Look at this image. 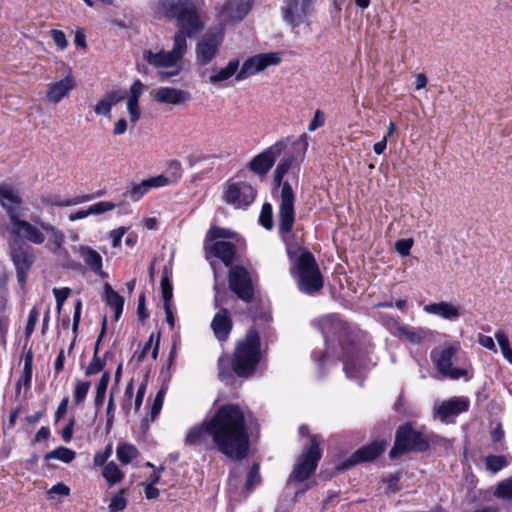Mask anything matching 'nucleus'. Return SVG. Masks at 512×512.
Segmentation results:
<instances>
[{"label":"nucleus","mask_w":512,"mask_h":512,"mask_svg":"<svg viewBox=\"0 0 512 512\" xmlns=\"http://www.w3.org/2000/svg\"><path fill=\"white\" fill-rule=\"evenodd\" d=\"M213 447L223 455L242 460L250 449V436L243 409L238 404H223L201 425L190 428L184 439L187 446Z\"/></svg>","instance_id":"obj_1"},{"label":"nucleus","mask_w":512,"mask_h":512,"mask_svg":"<svg viewBox=\"0 0 512 512\" xmlns=\"http://www.w3.org/2000/svg\"><path fill=\"white\" fill-rule=\"evenodd\" d=\"M260 346L259 332L255 327H251L245 337L236 343L231 359L226 356L218 359L220 380L232 381L234 374L240 378L253 376L261 361Z\"/></svg>","instance_id":"obj_2"},{"label":"nucleus","mask_w":512,"mask_h":512,"mask_svg":"<svg viewBox=\"0 0 512 512\" xmlns=\"http://www.w3.org/2000/svg\"><path fill=\"white\" fill-rule=\"evenodd\" d=\"M319 328L325 338L329 342L335 337L342 349V360L344 362V371L350 377V358L355 350L356 328L352 327L348 322L344 321L339 315H327L319 320Z\"/></svg>","instance_id":"obj_3"},{"label":"nucleus","mask_w":512,"mask_h":512,"mask_svg":"<svg viewBox=\"0 0 512 512\" xmlns=\"http://www.w3.org/2000/svg\"><path fill=\"white\" fill-rule=\"evenodd\" d=\"M293 160V156L284 158L274 171V183L277 187H282L278 212V227L280 233H290L295 220V195L293 189L288 182L282 183L283 177L293 164Z\"/></svg>","instance_id":"obj_4"},{"label":"nucleus","mask_w":512,"mask_h":512,"mask_svg":"<svg viewBox=\"0 0 512 512\" xmlns=\"http://www.w3.org/2000/svg\"><path fill=\"white\" fill-rule=\"evenodd\" d=\"M228 284L238 298L250 304L248 309L249 316L254 319L264 321L270 320V315L264 312L254 301V288L249 272L242 266H232L228 273Z\"/></svg>","instance_id":"obj_5"},{"label":"nucleus","mask_w":512,"mask_h":512,"mask_svg":"<svg viewBox=\"0 0 512 512\" xmlns=\"http://www.w3.org/2000/svg\"><path fill=\"white\" fill-rule=\"evenodd\" d=\"M33 221L38 226H35L28 221L21 220L20 217L13 216V222H11V227L9 228L10 234L13 238L25 239L28 242L40 245L45 241V235L42 232V230H44L51 234L52 240L57 247L62 245L64 241V235L62 232L57 230L50 223L41 221L39 217L33 219Z\"/></svg>","instance_id":"obj_6"},{"label":"nucleus","mask_w":512,"mask_h":512,"mask_svg":"<svg viewBox=\"0 0 512 512\" xmlns=\"http://www.w3.org/2000/svg\"><path fill=\"white\" fill-rule=\"evenodd\" d=\"M292 274L297 280L299 290L305 294L313 295L323 287L322 274L315 257L310 252L306 251L299 255Z\"/></svg>","instance_id":"obj_7"},{"label":"nucleus","mask_w":512,"mask_h":512,"mask_svg":"<svg viewBox=\"0 0 512 512\" xmlns=\"http://www.w3.org/2000/svg\"><path fill=\"white\" fill-rule=\"evenodd\" d=\"M158 19L176 20V26L201 21L196 4L192 0H158L152 7Z\"/></svg>","instance_id":"obj_8"},{"label":"nucleus","mask_w":512,"mask_h":512,"mask_svg":"<svg viewBox=\"0 0 512 512\" xmlns=\"http://www.w3.org/2000/svg\"><path fill=\"white\" fill-rule=\"evenodd\" d=\"M429 448V438L415 430L411 423H405L396 431L394 446L389 452V457L395 459L409 452H426Z\"/></svg>","instance_id":"obj_9"},{"label":"nucleus","mask_w":512,"mask_h":512,"mask_svg":"<svg viewBox=\"0 0 512 512\" xmlns=\"http://www.w3.org/2000/svg\"><path fill=\"white\" fill-rule=\"evenodd\" d=\"M321 439L318 435H311L298 456L294 469L289 476L290 481L303 482L317 469L322 456L320 448Z\"/></svg>","instance_id":"obj_10"},{"label":"nucleus","mask_w":512,"mask_h":512,"mask_svg":"<svg viewBox=\"0 0 512 512\" xmlns=\"http://www.w3.org/2000/svg\"><path fill=\"white\" fill-rule=\"evenodd\" d=\"M143 59L157 70L158 79L162 82L182 71L181 61L171 51L144 50Z\"/></svg>","instance_id":"obj_11"},{"label":"nucleus","mask_w":512,"mask_h":512,"mask_svg":"<svg viewBox=\"0 0 512 512\" xmlns=\"http://www.w3.org/2000/svg\"><path fill=\"white\" fill-rule=\"evenodd\" d=\"M458 350V346L449 345L431 352V360L442 376L453 380L467 377L468 372L466 369L453 367V363L457 359Z\"/></svg>","instance_id":"obj_12"},{"label":"nucleus","mask_w":512,"mask_h":512,"mask_svg":"<svg viewBox=\"0 0 512 512\" xmlns=\"http://www.w3.org/2000/svg\"><path fill=\"white\" fill-rule=\"evenodd\" d=\"M10 253L16 268L19 283L24 284L27 274L35 261L34 249L25 240L12 238L9 242Z\"/></svg>","instance_id":"obj_13"},{"label":"nucleus","mask_w":512,"mask_h":512,"mask_svg":"<svg viewBox=\"0 0 512 512\" xmlns=\"http://www.w3.org/2000/svg\"><path fill=\"white\" fill-rule=\"evenodd\" d=\"M223 41V29L210 30L205 33L195 48L197 63L201 66L208 65L218 54Z\"/></svg>","instance_id":"obj_14"},{"label":"nucleus","mask_w":512,"mask_h":512,"mask_svg":"<svg viewBox=\"0 0 512 512\" xmlns=\"http://www.w3.org/2000/svg\"><path fill=\"white\" fill-rule=\"evenodd\" d=\"M257 195L256 189L245 181L230 183L227 185L223 199L227 204L235 208H247L253 203Z\"/></svg>","instance_id":"obj_15"},{"label":"nucleus","mask_w":512,"mask_h":512,"mask_svg":"<svg viewBox=\"0 0 512 512\" xmlns=\"http://www.w3.org/2000/svg\"><path fill=\"white\" fill-rule=\"evenodd\" d=\"M311 0H284L281 6L283 20L292 28L304 23L312 14Z\"/></svg>","instance_id":"obj_16"},{"label":"nucleus","mask_w":512,"mask_h":512,"mask_svg":"<svg viewBox=\"0 0 512 512\" xmlns=\"http://www.w3.org/2000/svg\"><path fill=\"white\" fill-rule=\"evenodd\" d=\"M281 62V54L279 52L260 53L246 59L241 69L236 74V80H244L268 66L278 65Z\"/></svg>","instance_id":"obj_17"},{"label":"nucleus","mask_w":512,"mask_h":512,"mask_svg":"<svg viewBox=\"0 0 512 512\" xmlns=\"http://www.w3.org/2000/svg\"><path fill=\"white\" fill-rule=\"evenodd\" d=\"M285 146L283 141L276 142L274 145L253 157L247 164V167L259 176L266 175L273 167L276 158L283 152Z\"/></svg>","instance_id":"obj_18"},{"label":"nucleus","mask_w":512,"mask_h":512,"mask_svg":"<svg viewBox=\"0 0 512 512\" xmlns=\"http://www.w3.org/2000/svg\"><path fill=\"white\" fill-rule=\"evenodd\" d=\"M177 31L174 35L173 47L170 50L180 61H182L185 53L187 52V40L186 38H192L197 33L204 29V23L201 21L192 22L185 25L176 26Z\"/></svg>","instance_id":"obj_19"},{"label":"nucleus","mask_w":512,"mask_h":512,"mask_svg":"<svg viewBox=\"0 0 512 512\" xmlns=\"http://www.w3.org/2000/svg\"><path fill=\"white\" fill-rule=\"evenodd\" d=\"M252 8L250 0H228L219 11V18L223 22H239Z\"/></svg>","instance_id":"obj_20"},{"label":"nucleus","mask_w":512,"mask_h":512,"mask_svg":"<svg viewBox=\"0 0 512 512\" xmlns=\"http://www.w3.org/2000/svg\"><path fill=\"white\" fill-rule=\"evenodd\" d=\"M169 179L163 175L145 179L140 183H131L123 196L136 202L152 188H159L169 184Z\"/></svg>","instance_id":"obj_21"},{"label":"nucleus","mask_w":512,"mask_h":512,"mask_svg":"<svg viewBox=\"0 0 512 512\" xmlns=\"http://www.w3.org/2000/svg\"><path fill=\"white\" fill-rule=\"evenodd\" d=\"M469 408V400L466 397H452L443 401L436 408V415L442 422H448L452 417L466 412Z\"/></svg>","instance_id":"obj_22"},{"label":"nucleus","mask_w":512,"mask_h":512,"mask_svg":"<svg viewBox=\"0 0 512 512\" xmlns=\"http://www.w3.org/2000/svg\"><path fill=\"white\" fill-rule=\"evenodd\" d=\"M0 203L6 210L10 223L13 222V216L20 217L22 199L11 185L5 183L0 185Z\"/></svg>","instance_id":"obj_23"},{"label":"nucleus","mask_w":512,"mask_h":512,"mask_svg":"<svg viewBox=\"0 0 512 512\" xmlns=\"http://www.w3.org/2000/svg\"><path fill=\"white\" fill-rule=\"evenodd\" d=\"M387 325L394 336L405 339L411 344H420L425 336L423 329H416L406 324H401L395 319H389Z\"/></svg>","instance_id":"obj_24"},{"label":"nucleus","mask_w":512,"mask_h":512,"mask_svg":"<svg viewBox=\"0 0 512 512\" xmlns=\"http://www.w3.org/2000/svg\"><path fill=\"white\" fill-rule=\"evenodd\" d=\"M211 328L220 342L228 339L233 328V321L227 308H221L216 312L211 322Z\"/></svg>","instance_id":"obj_25"},{"label":"nucleus","mask_w":512,"mask_h":512,"mask_svg":"<svg viewBox=\"0 0 512 512\" xmlns=\"http://www.w3.org/2000/svg\"><path fill=\"white\" fill-rule=\"evenodd\" d=\"M190 99L189 92L172 87H160L154 92V100L163 104L179 105Z\"/></svg>","instance_id":"obj_26"},{"label":"nucleus","mask_w":512,"mask_h":512,"mask_svg":"<svg viewBox=\"0 0 512 512\" xmlns=\"http://www.w3.org/2000/svg\"><path fill=\"white\" fill-rule=\"evenodd\" d=\"M75 87V80L72 75L68 74L59 81L53 82L49 85V90L46 98L53 104L59 103L66 97L71 90Z\"/></svg>","instance_id":"obj_27"},{"label":"nucleus","mask_w":512,"mask_h":512,"mask_svg":"<svg viewBox=\"0 0 512 512\" xmlns=\"http://www.w3.org/2000/svg\"><path fill=\"white\" fill-rule=\"evenodd\" d=\"M205 250L220 259L227 267L231 266L235 259V245L228 241H215L212 244L205 243Z\"/></svg>","instance_id":"obj_28"},{"label":"nucleus","mask_w":512,"mask_h":512,"mask_svg":"<svg viewBox=\"0 0 512 512\" xmlns=\"http://www.w3.org/2000/svg\"><path fill=\"white\" fill-rule=\"evenodd\" d=\"M79 253L91 271L102 278L108 276L107 273L102 270V256L96 250L89 246L82 245L79 247Z\"/></svg>","instance_id":"obj_29"},{"label":"nucleus","mask_w":512,"mask_h":512,"mask_svg":"<svg viewBox=\"0 0 512 512\" xmlns=\"http://www.w3.org/2000/svg\"><path fill=\"white\" fill-rule=\"evenodd\" d=\"M385 440H375L368 445L362 446L355 451V456L360 463L371 462L378 458L386 449Z\"/></svg>","instance_id":"obj_30"},{"label":"nucleus","mask_w":512,"mask_h":512,"mask_svg":"<svg viewBox=\"0 0 512 512\" xmlns=\"http://www.w3.org/2000/svg\"><path fill=\"white\" fill-rule=\"evenodd\" d=\"M424 311L429 314L438 315L446 320H455L461 315L458 306L447 302L431 303L424 306Z\"/></svg>","instance_id":"obj_31"},{"label":"nucleus","mask_w":512,"mask_h":512,"mask_svg":"<svg viewBox=\"0 0 512 512\" xmlns=\"http://www.w3.org/2000/svg\"><path fill=\"white\" fill-rule=\"evenodd\" d=\"M104 290L106 303L114 309V320L118 321L123 312L124 297L116 292L109 283L104 285Z\"/></svg>","instance_id":"obj_32"},{"label":"nucleus","mask_w":512,"mask_h":512,"mask_svg":"<svg viewBox=\"0 0 512 512\" xmlns=\"http://www.w3.org/2000/svg\"><path fill=\"white\" fill-rule=\"evenodd\" d=\"M511 457L507 455H488L485 458V466L492 473H497L508 466Z\"/></svg>","instance_id":"obj_33"},{"label":"nucleus","mask_w":512,"mask_h":512,"mask_svg":"<svg viewBox=\"0 0 512 512\" xmlns=\"http://www.w3.org/2000/svg\"><path fill=\"white\" fill-rule=\"evenodd\" d=\"M102 475L108 482L109 486L120 482L124 477L123 472L119 469L114 461H110L104 465Z\"/></svg>","instance_id":"obj_34"},{"label":"nucleus","mask_w":512,"mask_h":512,"mask_svg":"<svg viewBox=\"0 0 512 512\" xmlns=\"http://www.w3.org/2000/svg\"><path fill=\"white\" fill-rule=\"evenodd\" d=\"M102 195H103L102 192H98L97 194L81 195V196H76V197L68 198V199H61L59 196H57V197H54V199L52 200V204L56 205V206H60V207L78 205V204H81L84 202L91 201L94 198L100 197Z\"/></svg>","instance_id":"obj_35"},{"label":"nucleus","mask_w":512,"mask_h":512,"mask_svg":"<svg viewBox=\"0 0 512 512\" xmlns=\"http://www.w3.org/2000/svg\"><path fill=\"white\" fill-rule=\"evenodd\" d=\"M238 67H239L238 60H230L225 68H222L217 73L211 75L209 80L213 84L221 82V81H225L237 72Z\"/></svg>","instance_id":"obj_36"},{"label":"nucleus","mask_w":512,"mask_h":512,"mask_svg":"<svg viewBox=\"0 0 512 512\" xmlns=\"http://www.w3.org/2000/svg\"><path fill=\"white\" fill-rule=\"evenodd\" d=\"M116 454L119 461L127 465L138 456L139 451L132 444H120L117 447Z\"/></svg>","instance_id":"obj_37"},{"label":"nucleus","mask_w":512,"mask_h":512,"mask_svg":"<svg viewBox=\"0 0 512 512\" xmlns=\"http://www.w3.org/2000/svg\"><path fill=\"white\" fill-rule=\"evenodd\" d=\"M76 456V453L67 448V447H64V446H60V447H57L56 449L50 451L49 453H47L45 456H44V459L45 460H50V459H56V460H60L64 463H70L74 460Z\"/></svg>","instance_id":"obj_38"},{"label":"nucleus","mask_w":512,"mask_h":512,"mask_svg":"<svg viewBox=\"0 0 512 512\" xmlns=\"http://www.w3.org/2000/svg\"><path fill=\"white\" fill-rule=\"evenodd\" d=\"M237 236V234L230 229L220 228L217 226H213L209 229L207 233V238L205 243L221 241L220 239H233Z\"/></svg>","instance_id":"obj_39"},{"label":"nucleus","mask_w":512,"mask_h":512,"mask_svg":"<svg viewBox=\"0 0 512 512\" xmlns=\"http://www.w3.org/2000/svg\"><path fill=\"white\" fill-rule=\"evenodd\" d=\"M109 354V352H106L103 358H100L99 355H93L91 362L85 370V375L90 377L100 373L106 365V358L109 356Z\"/></svg>","instance_id":"obj_40"},{"label":"nucleus","mask_w":512,"mask_h":512,"mask_svg":"<svg viewBox=\"0 0 512 512\" xmlns=\"http://www.w3.org/2000/svg\"><path fill=\"white\" fill-rule=\"evenodd\" d=\"M495 338L499 344L501 353L503 357L512 364V349L510 347V343L507 335L503 331H497L495 333Z\"/></svg>","instance_id":"obj_41"},{"label":"nucleus","mask_w":512,"mask_h":512,"mask_svg":"<svg viewBox=\"0 0 512 512\" xmlns=\"http://www.w3.org/2000/svg\"><path fill=\"white\" fill-rule=\"evenodd\" d=\"M91 386L90 381H80L78 380L76 382L75 388H74V402L76 405H80L86 398L89 389Z\"/></svg>","instance_id":"obj_42"},{"label":"nucleus","mask_w":512,"mask_h":512,"mask_svg":"<svg viewBox=\"0 0 512 512\" xmlns=\"http://www.w3.org/2000/svg\"><path fill=\"white\" fill-rule=\"evenodd\" d=\"M125 489H121L116 495H114L108 505L109 512H121L127 506V500L125 498Z\"/></svg>","instance_id":"obj_43"},{"label":"nucleus","mask_w":512,"mask_h":512,"mask_svg":"<svg viewBox=\"0 0 512 512\" xmlns=\"http://www.w3.org/2000/svg\"><path fill=\"white\" fill-rule=\"evenodd\" d=\"M260 466L258 463H254L252 467L250 468V471L247 475V480L245 487L248 491H251L255 485H258L261 482V476H260Z\"/></svg>","instance_id":"obj_44"},{"label":"nucleus","mask_w":512,"mask_h":512,"mask_svg":"<svg viewBox=\"0 0 512 512\" xmlns=\"http://www.w3.org/2000/svg\"><path fill=\"white\" fill-rule=\"evenodd\" d=\"M259 221L261 225L267 230L272 229L273 227V213L272 206L269 203H265L262 206Z\"/></svg>","instance_id":"obj_45"},{"label":"nucleus","mask_w":512,"mask_h":512,"mask_svg":"<svg viewBox=\"0 0 512 512\" xmlns=\"http://www.w3.org/2000/svg\"><path fill=\"white\" fill-rule=\"evenodd\" d=\"M161 292L163 297V304H171L173 297V287L166 272L163 274L161 279Z\"/></svg>","instance_id":"obj_46"},{"label":"nucleus","mask_w":512,"mask_h":512,"mask_svg":"<svg viewBox=\"0 0 512 512\" xmlns=\"http://www.w3.org/2000/svg\"><path fill=\"white\" fill-rule=\"evenodd\" d=\"M127 97V91L124 89L116 88L108 91L103 98L110 103V105L113 107V105H116L117 103L121 102Z\"/></svg>","instance_id":"obj_47"},{"label":"nucleus","mask_w":512,"mask_h":512,"mask_svg":"<svg viewBox=\"0 0 512 512\" xmlns=\"http://www.w3.org/2000/svg\"><path fill=\"white\" fill-rule=\"evenodd\" d=\"M495 495L502 499H512V478L497 485Z\"/></svg>","instance_id":"obj_48"},{"label":"nucleus","mask_w":512,"mask_h":512,"mask_svg":"<svg viewBox=\"0 0 512 512\" xmlns=\"http://www.w3.org/2000/svg\"><path fill=\"white\" fill-rule=\"evenodd\" d=\"M117 207L116 204L109 201H101L91 205L88 209L90 215L102 214L111 211Z\"/></svg>","instance_id":"obj_49"},{"label":"nucleus","mask_w":512,"mask_h":512,"mask_svg":"<svg viewBox=\"0 0 512 512\" xmlns=\"http://www.w3.org/2000/svg\"><path fill=\"white\" fill-rule=\"evenodd\" d=\"M127 110L130 116V121L136 123L141 117V109L139 107V101L134 99L127 100Z\"/></svg>","instance_id":"obj_50"},{"label":"nucleus","mask_w":512,"mask_h":512,"mask_svg":"<svg viewBox=\"0 0 512 512\" xmlns=\"http://www.w3.org/2000/svg\"><path fill=\"white\" fill-rule=\"evenodd\" d=\"M325 123V114L322 110L317 109L314 113V117L308 125V131L313 132L318 128L322 127Z\"/></svg>","instance_id":"obj_51"},{"label":"nucleus","mask_w":512,"mask_h":512,"mask_svg":"<svg viewBox=\"0 0 512 512\" xmlns=\"http://www.w3.org/2000/svg\"><path fill=\"white\" fill-rule=\"evenodd\" d=\"M412 246H413V240L411 238L400 239V240H397L395 243L396 251L402 256L409 255Z\"/></svg>","instance_id":"obj_52"},{"label":"nucleus","mask_w":512,"mask_h":512,"mask_svg":"<svg viewBox=\"0 0 512 512\" xmlns=\"http://www.w3.org/2000/svg\"><path fill=\"white\" fill-rule=\"evenodd\" d=\"M163 399H164V390L161 389L158 391V393L153 401L152 407H151L152 420H154L160 413L162 405H163Z\"/></svg>","instance_id":"obj_53"},{"label":"nucleus","mask_w":512,"mask_h":512,"mask_svg":"<svg viewBox=\"0 0 512 512\" xmlns=\"http://www.w3.org/2000/svg\"><path fill=\"white\" fill-rule=\"evenodd\" d=\"M112 106L103 97L100 99L94 107V111L97 115L110 117Z\"/></svg>","instance_id":"obj_54"},{"label":"nucleus","mask_w":512,"mask_h":512,"mask_svg":"<svg viewBox=\"0 0 512 512\" xmlns=\"http://www.w3.org/2000/svg\"><path fill=\"white\" fill-rule=\"evenodd\" d=\"M38 317H39V312L34 307L33 309H31V311L29 313L27 325L25 328V334L27 337H29L32 334V332L34 331Z\"/></svg>","instance_id":"obj_55"},{"label":"nucleus","mask_w":512,"mask_h":512,"mask_svg":"<svg viewBox=\"0 0 512 512\" xmlns=\"http://www.w3.org/2000/svg\"><path fill=\"white\" fill-rule=\"evenodd\" d=\"M137 316L140 321L145 320L149 316L146 309V296L144 292H142L138 297Z\"/></svg>","instance_id":"obj_56"},{"label":"nucleus","mask_w":512,"mask_h":512,"mask_svg":"<svg viewBox=\"0 0 512 512\" xmlns=\"http://www.w3.org/2000/svg\"><path fill=\"white\" fill-rule=\"evenodd\" d=\"M51 36L59 49L63 50L68 46V41L63 31L53 29Z\"/></svg>","instance_id":"obj_57"},{"label":"nucleus","mask_w":512,"mask_h":512,"mask_svg":"<svg viewBox=\"0 0 512 512\" xmlns=\"http://www.w3.org/2000/svg\"><path fill=\"white\" fill-rule=\"evenodd\" d=\"M360 461L359 459L355 456V452L352 453L347 459L343 460L341 463H339L335 469L338 471V472H342V471H345L357 464H359Z\"/></svg>","instance_id":"obj_58"},{"label":"nucleus","mask_w":512,"mask_h":512,"mask_svg":"<svg viewBox=\"0 0 512 512\" xmlns=\"http://www.w3.org/2000/svg\"><path fill=\"white\" fill-rule=\"evenodd\" d=\"M143 90H144L143 83L139 79L135 80L130 87V90H129L130 95H129L128 99H134V100L139 101V98L142 95Z\"/></svg>","instance_id":"obj_59"},{"label":"nucleus","mask_w":512,"mask_h":512,"mask_svg":"<svg viewBox=\"0 0 512 512\" xmlns=\"http://www.w3.org/2000/svg\"><path fill=\"white\" fill-rule=\"evenodd\" d=\"M109 381H110V372L109 371L103 372L101 378L99 379V381L97 383L96 393L106 394Z\"/></svg>","instance_id":"obj_60"},{"label":"nucleus","mask_w":512,"mask_h":512,"mask_svg":"<svg viewBox=\"0 0 512 512\" xmlns=\"http://www.w3.org/2000/svg\"><path fill=\"white\" fill-rule=\"evenodd\" d=\"M81 309H82V302L80 299H78L75 303L74 314H73L72 330L74 333H77V331H78V327L80 324V318H81Z\"/></svg>","instance_id":"obj_61"},{"label":"nucleus","mask_w":512,"mask_h":512,"mask_svg":"<svg viewBox=\"0 0 512 512\" xmlns=\"http://www.w3.org/2000/svg\"><path fill=\"white\" fill-rule=\"evenodd\" d=\"M168 169L171 173V176L173 177V181H177L180 179L182 175V167L181 163L178 160L170 161Z\"/></svg>","instance_id":"obj_62"},{"label":"nucleus","mask_w":512,"mask_h":512,"mask_svg":"<svg viewBox=\"0 0 512 512\" xmlns=\"http://www.w3.org/2000/svg\"><path fill=\"white\" fill-rule=\"evenodd\" d=\"M53 293L56 298V303H58L59 306H63L64 302L66 301V299L68 298V296L70 294V289L67 287L61 288V289L55 288L53 290Z\"/></svg>","instance_id":"obj_63"},{"label":"nucleus","mask_w":512,"mask_h":512,"mask_svg":"<svg viewBox=\"0 0 512 512\" xmlns=\"http://www.w3.org/2000/svg\"><path fill=\"white\" fill-rule=\"evenodd\" d=\"M126 232V228L125 227H119L117 229H114L113 231H111V239H112V246L113 247H118L120 244H121V240H122V237L123 235L125 234Z\"/></svg>","instance_id":"obj_64"}]
</instances>
